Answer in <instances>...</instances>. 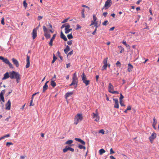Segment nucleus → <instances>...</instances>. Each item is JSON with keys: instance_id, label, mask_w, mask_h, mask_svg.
<instances>
[{"instance_id": "10", "label": "nucleus", "mask_w": 159, "mask_h": 159, "mask_svg": "<svg viewBox=\"0 0 159 159\" xmlns=\"http://www.w3.org/2000/svg\"><path fill=\"white\" fill-rule=\"evenodd\" d=\"M113 100L115 101L114 107L116 108H119V105L118 104V99L117 98H113Z\"/></svg>"}, {"instance_id": "13", "label": "nucleus", "mask_w": 159, "mask_h": 159, "mask_svg": "<svg viewBox=\"0 0 159 159\" xmlns=\"http://www.w3.org/2000/svg\"><path fill=\"white\" fill-rule=\"evenodd\" d=\"M12 60L13 63L16 66V67H18L19 66L18 61L14 58H12Z\"/></svg>"}, {"instance_id": "53", "label": "nucleus", "mask_w": 159, "mask_h": 159, "mask_svg": "<svg viewBox=\"0 0 159 159\" xmlns=\"http://www.w3.org/2000/svg\"><path fill=\"white\" fill-rule=\"evenodd\" d=\"M124 98V96H123V95L121 93H120V101H122V99H123Z\"/></svg>"}, {"instance_id": "20", "label": "nucleus", "mask_w": 159, "mask_h": 159, "mask_svg": "<svg viewBox=\"0 0 159 159\" xmlns=\"http://www.w3.org/2000/svg\"><path fill=\"white\" fill-rule=\"evenodd\" d=\"M72 80L78 82V78L77 77L76 73V72L74 73L72 77Z\"/></svg>"}, {"instance_id": "30", "label": "nucleus", "mask_w": 159, "mask_h": 159, "mask_svg": "<svg viewBox=\"0 0 159 159\" xmlns=\"http://www.w3.org/2000/svg\"><path fill=\"white\" fill-rule=\"evenodd\" d=\"M84 11H85L84 9H83L82 10L81 13H82V17H83V18H85V16L84 14Z\"/></svg>"}, {"instance_id": "33", "label": "nucleus", "mask_w": 159, "mask_h": 159, "mask_svg": "<svg viewBox=\"0 0 159 159\" xmlns=\"http://www.w3.org/2000/svg\"><path fill=\"white\" fill-rule=\"evenodd\" d=\"M78 147L80 149H86V148L85 146L81 144H79L78 145Z\"/></svg>"}, {"instance_id": "44", "label": "nucleus", "mask_w": 159, "mask_h": 159, "mask_svg": "<svg viewBox=\"0 0 159 159\" xmlns=\"http://www.w3.org/2000/svg\"><path fill=\"white\" fill-rule=\"evenodd\" d=\"M108 23V21L107 20H105L103 23H102V25L106 26V25Z\"/></svg>"}, {"instance_id": "9", "label": "nucleus", "mask_w": 159, "mask_h": 159, "mask_svg": "<svg viewBox=\"0 0 159 159\" xmlns=\"http://www.w3.org/2000/svg\"><path fill=\"white\" fill-rule=\"evenodd\" d=\"M11 102L10 100H8L7 101V103L6 104V109L9 110L11 109Z\"/></svg>"}, {"instance_id": "17", "label": "nucleus", "mask_w": 159, "mask_h": 159, "mask_svg": "<svg viewBox=\"0 0 159 159\" xmlns=\"http://www.w3.org/2000/svg\"><path fill=\"white\" fill-rule=\"evenodd\" d=\"M10 77L9 74L8 72H6L4 75V77L2 78V80H4Z\"/></svg>"}, {"instance_id": "23", "label": "nucleus", "mask_w": 159, "mask_h": 159, "mask_svg": "<svg viewBox=\"0 0 159 159\" xmlns=\"http://www.w3.org/2000/svg\"><path fill=\"white\" fill-rule=\"evenodd\" d=\"M3 59H2V60L5 63L7 64L10 61L9 60L7 59V58H4L3 57Z\"/></svg>"}, {"instance_id": "45", "label": "nucleus", "mask_w": 159, "mask_h": 159, "mask_svg": "<svg viewBox=\"0 0 159 159\" xmlns=\"http://www.w3.org/2000/svg\"><path fill=\"white\" fill-rule=\"evenodd\" d=\"M97 19V18L96 17L95 15H93V21L95 22H97L96 21Z\"/></svg>"}, {"instance_id": "11", "label": "nucleus", "mask_w": 159, "mask_h": 159, "mask_svg": "<svg viewBox=\"0 0 159 159\" xmlns=\"http://www.w3.org/2000/svg\"><path fill=\"white\" fill-rule=\"evenodd\" d=\"M30 57L28 55H27L26 58V64L25 67L26 68H28L30 66Z\"/></svg>"}, {"instance_id": "14", "label": "nucleus", "mask_w": 159, "mask_h": 159, "mask_svg": "<svg viewBox=\"0 0 159 159\" xmlns=\"http://www.w3.org/2000/svg\"><path fill=\"white\" fill-rule=\"evenodd\" d=\"M49 82V81H47L45 83V84L43 86V92L44 93L45 91L46 90H47L48 88V85H47V83Z\"/></svg>"}, {"instance_id": "43", "label": "nucleus", "mask_w": 159, "mask_h": 159, "mask_svg": "<svg viewBox=\"0 0 159 159\" xmlns=\"http://www.w3.org/2000/svg\"><path fill=\"white\" fill-rule=\"evenodd\" d=\"M1 23L2 25H5V22H4V17H2V20L1 21Z\"/></svg>"}, {"instance_id": "49", "label": "nucleus", "mask_w": 159, "mask_h": 159, "mask_svg": "<svg viewBox=\"0 0 159 159\" xmlns=\"http://www.w3.org/2000/svg\"><path fill=\"white\" fill-rule=\"evenodd\" d=\"M116 65L118 66H121V63L119 61H117L116 62Z\"/></svg>"}, {"instance_id": "48", "label": "nucleus", "mask_w": 159, "mask_h": 159, "mask_svg": "<svg viewBox=\"0 0 159 159\" xmlns=\"http://www.w3.org/2000/svg\"><path fill=\"white\" fill-rule=\"evenodd\" d=\"M99 133H102V134H104V131L103 129H102L100 130L98 132Z\"/></svg>"}, {"instance_id": "51", "label": "nucleus", "mask_w": 159, "mask_h": 159, "mask_svg": "<svg viewBox=\"0 0 159 159\" xmlns=\"http://www.w3.org/2000/svg\"><path fill=\"white\" fill-rule=\"evenodd\" d=\"M114 153H115V152L113 151L112 148H111L110 149V154H112Z\"/></svg>"}, {"instance_id": "57", "label": "nucleus", "mask_w": 159, "mask_h": 159, "mask_svg": "<svg viewBox=\"0 0 159 159\" xmlns=\"http://www.w3.org/2000/svg\"><path fill=\"white\" fill-rule=\"evenodd\" d=\"M127 109V110H130L131 109V107L130 105H129L128 106Z\"/></svg>"}, {"instance_id": "47", "label": "nucleus", "mask_w": 159, "mask_h": 159, "mask_svg": "<svg viewBox=\"0 0 159 159\" xmlns=\"http://www.w3.org/2000/svg\"><path fill=\"white\" fill-rule=\"evenodd\" d=\"M7 64L10 68H13V67L12 65L10 62Z\"/></svg>"}, {"instance_id": "2", "label": "nucleus", "mask_w": 159, "mask_h": 159, "mask_svg": "<svg viewBox=\"0 0 159 159\" xmlns=\"http://www.w3.org/2000/svg\"><path fill=\"white\" fill-rule=\"evenodd\" d=\"M83 119L82 114H78L75 116L74 120V124L77 125L79 122L81 121Z\"/></svg>"}, {"instance_id": "31", "label": "nucleus", "mask_w": 159, "mask_h": 159, "mask_svg": "<svg viewBox=\"0 0 159 159\" xmlns=\"http://www.w3.org/2000/svg\"><path fill=\"white\" fill-rule=\"evenodd\" d=\"M43 29L44 34L48 32V29L46 26H43Z\"/></svg>"}, {"instance_id": "19", "label": "nucleus", "mask_w": 159, "mask_h": 159, "mask_svg": "<svg viewBox=\"0 0 159 159\" xmlns=\"http://www.w3.org/2000/svg\"><path fill=\"white\" fill-rule=\"evenodd\" d=\"M133 66L131 65L130 63L128 64V70L129 72H131L132 69L133 68Z\"/></svg>"}, {"instance_id": "32", "label": "nucleus", "mask_w": 159, "mask_h": 159, "mask_svg": "<svg viewBox=\"0 0 159 159\" xmlns=\"http://www.w3.org/2000/svg\"><path fill=\"white\" fill-rule=\"evenodd\" d=\"M43 29L44 34L48 32V29L46 26H43Z\"/></svg>"}, {"instance_id": "26", "label": "nucleus", "mask_w": 159, "mask_h": 159, "mask_svg": "<svg viewBox=\"0 0 159 159\" xmlns=\"http://www.w3.org/2000/svg\"><path fill=\"white\" fill-rule=\"evenodd\" d=\"M107 59H108L107 57L104 59L103 61V63L104 64V65H108Z\"/></svg>"}, {"instance_id": "63", "label": "nucleus", "mask_w": 159, "mask_h": 159, "mask_svg": "<svg viewBox=\"0 0 159 159\" xmlns=\"http://www.w3.org/2000/svg\"><path fill=\"white\" fill-rule=\"evenodd\" d=\"M43 16H38V20H39L43 18Z\"/></svg>"}, {"instance_id": "3", "label": "nucleus", "mask_w": 159, "mask_h": 159, "mask_svg": "<svg viewBox=\"0 0 159 159\" xmlns=\"http://www.w3.org/2000/svg\"><path fill=\"white\" fill-rule=\"evenodd\" d=\"M81 77H82L83 82L85 84L86 86H87L89 84L90 81L89 80H87V78L84 72L82 73V74L81 75Z\"/></svg>"}, {"instance_id": "41", "label": "nucleus", "mask_w": 159, "mask_h": 159, "mask_svg": "<svg viewBox=\"0 0 159 159\" xmlns=\"http://www.w3.org/2000/svg\"><path fill=\"white\" fill-rule=\"evenodd\" d=\"M153 122L152 124V125H156L157 123V121L156 120L155 118H153Z\"/></svg>"}, {"instance_id": "27", "label": "nucleus", "mask_w": 159, "mask_h": 159, "mask_svg": "<svg viewBox=\"0 0 159 159\" xmlns=\"http://www.w3.org/2000/svg\"><path fill=\"white\" fill-rule=\"evenodd\" d=\"M106 151L103 149H101L99 150V153L100 155H102L103 153H105Z\"/></svg>"}, {"instance_id": "6", "label": "nucleus", "mask_w": 159, "mask_h": 159, "mask_svg": "<svg viewBox=\"0 0 159 159\" xmlns=\"http://www.w3.org/2000/svg\"><path fill=\"white\" fill-rule=\"evenodd\" d=\"M68 151H70L73 152L74 151V148L69 147V146H66L65 148L63 149L62 150L63 153H66Z\"/></svg>"}, {"instance_id": "15", "label": "nucleus", "mask_w": 159, "mask_h": 159, "mask_svg": "<svg viewBox=\"0 0 159 159\" xmlns=\"http://www.w3.org/2000/svg\"><path fill=\"white\" fill-rule=\"evenodd\" d=\"M113 90V86L111 83H109L108 85V91L111 93Z\"/></svg>"}, {"instance_id": "1", "label": "nucleus", "mask_w": 159, "mask_h": 159, "mask_svg": "<svg viewBox=\"0 0 159 159\" xmlns=\"http://www.w3.org/2000/svg\"><path fill=\"white\" fill-rule=\"evenodd\" d=\"M10 77L11 79H16L17 83H18L20 79V75L18 72L12 71L10 72Z\"/></svg>"}, {"instance_id": "46", "label": "nucleus", "mask_w": 159, "mask_h": 159, "mask_svg": "<svg viewBox=\"0 0 159 159\" xmlns=\"http://www.w3.org/2000/svg\"><path fill=\"white\" fill-rule=\"evenodd\" d=\"M13 143L11 142H7L6 143V145L9 147L10 145H13Z\"/></svg>"}, {"instance_id": "12", "label": "nucleus", "mask_w": 159, "mask_h": 159, "mask_svg": "<svg viewBox=\"0 0 159 159\" xmlns=\"http://www.w3.org/2000/svg\"><path fill=\"white\" fill-rule=\"evenodd\" d=\"M56 34H54L53 35L52 37L50 40V41L49 43V45L50 47L52 46L53 45L52 42L54 39H55L56 37Z\"/></svg>"}, {"instance_id": "28", "label": "nucleus", "mask_w": 159, "mask_h": 159, "mask_svg": "<svg viewBox=\"0 0 159 159\" xmlns=\"http://www.w3.org/2000/svg\"><path fill=\"white\" fill-rule=\"evenodd\" d=\"M73 142V141L72 140H68L65 142V144L67 145H70Z\"/></svg>"}, {"instance_id": "52", "label": "nucleus", "mask_w": 159, "mask_h": 159, "mask_svg": "<svg viewBox=\"0 0 159 159\" xmlns=\"http://www.w3.org/2000/svg\"><path fill=\"white\" fill-rule=\"evenodd\" d=\"M69 18H68L66 19H64L63 20V21L62 22V23H63L67 22V21L68 20Z\"/></svg>"}, {"instance_id": "21", "label": "nucleus", "mask_w": 159, "mask_h": 159, "mask_svg": "<svg viewBox=\"0 0 159 159\" xmlns=\"http://www.w3.org/2000/svg\"><path fill=\"white\" fill-rule=\"evenodd\" d=\"M73 94V92H69L67 93L65 95V98L66 99H67V98L69 97L70 96L72 95Z\"/></svg>"}, {"instance_id": "56", "label": "nucleus", "mask_w": 159, "mask_h": 159, "mask_svg": "<svg viewBox=\"0 0 159 159\" xmlns=\"http://www.w3.org/2000/svg\"><path fill=\"white\" fill-rule=\"evenodd\" d=\"M112 94H119V92L117 91H112V92L111 93Z\"/></svg>"}, {"instance_id": "16", "label": "nucleus", "mask_w": 159, "mask_h": 159, "mask_svg": "<svg viewBox=\"0 0 159 159\" xmlns=\"http://www.w3.org/2000/svg\"><path fill=\"white\" fill-rule=\"evenodd\" d=\"M75 140L77 141L80 142L82 144L84 145L85 144V142L80 139L75 138Z\"/></svg>"}, {"instance_id": "42", "label": "nucleus", "mask_w": 159, "mask_h": 159, "mask_svg": "<svg viewBox=\"0 0 159 159\" xmlns=\"http://www.w3.org/2000/svg\"><path fill=\"white\" fill-rule=\"evenodd\" d=\"M47 26L48 28L52 29V26L50 23H48V25H47Z\"/></svg>"}, {"instance_id": "55", "label": "nucleus", "mask_w": 159, "mask_h": 159, "mask_svg": "<svg viewBox=\"0 0 159 159\" xmlns=\"http://www.w3.org/2000/svg\"><path fill=\"white\" fill-rule=\"evenodd\" d=\"M76 30H78V29H81V27L79 25V24H77L76 25Z\"/></svg>"}, {"instance_id": "59", "label": "nucleus", "mask_w": 159, "mask_h": 159, "mask_svg": "<svg viewBox=\"0 0 159 159\" xmlns=\"http://www.w3.org/2000/svg\"><path fill=\"white\" fill-rule=\"evenodd\" d=\"M10 134H6L2 137H3V139H4L5 138L8 137H10Z\"/></svg>"}, {"instance_id": "8", "label": "nucleus", "mask_w": 159, "mask_h": 159, "mask_svg": "<svg viewBox=\"0 0 159 159\" xmlns=\"http://www.w3.org/2000/svg\"><path fill=\"white\" fill-rule=\"evenodd\" d=\"M156 136V134L155 133H153L149 137V139L151 143H152L154 139H155Z\"/></svg>"}, {"instance_id": "25", "label": "nucleus", "mask_w": 159, "mask_h": 159, "mask_svg": "<svg viewBox=\"0 0 159 159\" xmlns=\"http://www.w3.org/2000/svg\"><path fill=\"white\" fill-rule=\"evenodd\" d=\"M44 34L45 36L47 39H49L51 37V35L48 32Z\"/></svg>"}, {"instance_id": "29", "label": "nucleus", "mask_w": 159, "mask_h": 159, "mask_svg": "<svg viewBox=\"0 0 159 159\" xmlns=\"http://www.w3.org/2000/svg\"><path fill=\"white\" fill-rule=\"evenodd\" d=\"M51 85L54 88L56 86V83L53 80H52L51 82Z\"/></svg>"}, {"instance_id": "24", "label": "nucleus", "mask_w": 159, "mask_h": 159, "mask_svg": "<svg viewBox=\"0 0 159 159\" xmlns=\"http://www.w3.org/2000/svg\"><path fill=\"white\" fill-rule=\"evenodd\" d=\"M78 82L76 81L72 80V82L71 83L72 84H73L75 88L77 87V86Z\"/></svg>"}, {"instance_id": "39", "label": "nucleus", "mask_w": 159, "mask_h": 159, "mask_svg": "<svg viewBox=\"0 0 159 159\" xmlns=\"http://www.w3.org/2000/svg\"><path fill=\"white\" fill-rule=\"evenodd\" d=\"M0 99L3 102H5L3 95H0Z\"/></svg>"}, {"instance_id": "34", "label": "nucleus", "mask_w": 159, "mask_h": 159, "mask_svg": "<svg viewBox=\"0 0 159 159\" xmlns=\"http://www.w3.org/2000/svg\"><path fill=\"white\" fill-rule=\"evenodd\" d=\"M70 25L69 24H66V27L65 28V30L68 29L69 28H70Z\"/></svg>"}, {"instance_id": "40", "label": "nucleus", "mask_w": 159, "mask_h": 159, "mask_svg": "<svg viewBox=\"0 0 159 159\" xmlns=\"http://www.w3.org/2000/svg\"><path fill=\"white\" fill-rule=\"evenodd\" d=\"M23 5L24 6L25 9H26L27 6V4L26 2V1L25 0H24L23 1Z\"/></svg>"}, {"instance_id": "4", "label": "nucleus", "mask_w": 159, "mask_h": 159, "mask_svg": "<svg viewBox=\"0 0 159 159\" xmlns=\"http://www.w3.org/2000/svg\"><path fill=\"white\" fill-rule=\"evenodd\" d=\"M112 4V1L111 0H107L105 2V5L102 8V10L105 9V10L108 9L111 5Z\"/></svg>"}, {"instance_id": "22", "label": "nucleus", "mask_w": 159, "mask_h": 159, "mask_svg": "<svg viewBox=\"0 0 159 159\" xmlns=\"http://www.w3.org/2000/svg\"><path fill=\"white\" fill-rule=\"evenodd\" d=\"M70 48L69 47L68 45H67L66 46V48L64 49V51L66 54H67L70 51Z\"/></svg>"}, {"instance_id": "58", "label": "nucleus", "mask_w": 159, "mask_h": 159, "mask_svg": "<svg viewBox=\"0 0 159 159\" xmlns=\"http://www.w3.org/2000/svg\"><path fill=\"white\" fill-rule=\"evenodd\" d=\"M96 22H95L93 20L91 21V24L90 25V26L92 25H94Z\"/></svg>"}, {"instance_id": "35", "label": "nucleus", "mask_w": 159, "mask_h": 159, "mask_svg": "<svg viewBox=\"0 0 159 159\" xmlns=\"http://www.w3.org/2000/svg\"><path fill=\"white\" fill-rule=\"evenodd\" d=\"M108 65H104L102 69V70H106Z\"/></svg>"}, {"instance_id": "64", "label": "nucleus", "mask_w": 159, "mask_h": 159, "mask_svg": "<svg viewBox=\"0 0 159 159\" xmlns=\"http://www.w3.org/2000/svg\"><path fill=\"white\" fill-rule=\"evenodd\" d=\"M107 12H105L103 13V15L105 17H106L107 16Z\"/></svg>"}, {"instance_id": "36", "label": "nucleus", "mask_w": 159, "mask_h": 159, "mask_svg": "<svg viewBox=\"0 0 159 159\" xmlns=\"http://www.w3.org/2000/svg\"><path fill=\"white\" fill-rule=\"evenodd\" d=\"M108 65H104L102 69V70H106Z\"/></svg>"}, {"instance_id": "7", "label": "nucleus", "mask_w": 159, "mask_h": 159, "mask_svg": "<svg viewBox=\"0 0 159 159\" xmlns=\"http://www.w3.org/2000/svg\"><path fill=\"white\" fill-rule=\"evenodd\" d=\"M38 30V28H36L34 29L32 32V37L33 39H34L36 37L37 35V31Z\"/></svg>"}, {"instance_id": "37", "label": "nucleus", "mask_w": 159, "mask_h": 159, "mask_svg": "<svg viewBox=\"0 0 159 159\" xmlns=\"http://www.w3.org/2000/svg\"><path fill=\"white\" fill-rule=\"evenodd\" d=\"M57 59V57H56L54 54H53V60L52 61V63H53Z\"/></svg>"}, {"instance_id": "62", "label": "nucleus", "mask_w": 159, "mask_h": 159, "mask_svg": "<svg viewBox=\"0 0 159 159\" xmlns=\"http://www.w3.org/2000/svg\"><path fill=\"white\" fill-rule=\"evenodd\" d=\"M65 30V33L66 34L69 33L70 32V31H69L70 30H69V29H67L66 30Z\"/></svg>"}, {"instance_id": "60", "label": "nucleus", "mask_w": 159, "mask_h": 159, "mask_svg": "<svg viewBox=\"0 0 159 159\" xmlns=\"http://www.w3.org/2000/svg\"><path fill=\"white\" fill-rule=\"evenodd\" d=\"M10 134H6L2 137H3V139H4L5 138L8 137H10Z\"/></svg>"}, {"instance_id": "54", "label": "nucleus", "mask_w": 159, "mask_h": 159, "mask_svg": "<svg viewBox=\"0 0 159 159\" xmlns=\"http://www.w3.org/2000/svg\"><path fill=\"white\" fill-rule=\"evenodd\" d=\"M5 93V90L4 89L3 90H2L1 92V93H0V95H3Z\"/></svg>"}, {"instance_id": "50", "label": "nucleus", "mask_w": 159, "mask_h": 159, "mask_svg": "<svg viewBox=\"0 0 159 159\" xmlns=\"http://www.w3.org/2000/svg\"><path fill=\"white\" fill-rule=\"evenodd\" d=\"M72 42L73 41L72 40H71L70 41H68L67 42V43L69 45H71L72 43Z\"/></svg>"}, {"instance_id": "61", "label": "nucleus", "mask_w": 159, "mask_h": 159, "mask_svg": "<svg viewBox=\"0 0 159 159\" xmlns=\"http://www.w3.org/2000/svg\"><path fill=\"white\" fill-rule=\"evenodd\" d=\"M73 54V51L72 50L68 53L67 55L68 56L71 55Z\"/></svg>"}, {"instance_id": "18", "label": "nucleus", "mask_w": 159, "mask_h": 159, "mask_svg": "<svg viewBox=\"0 0 159 159\" xmlns=\"http://www.w3.org/2000/svg\"><path fill=\"white\" fill-rule=\"evenodd\" d=\"M61 38L63 39L64 41L67 40V39L66 36L64 35L63 32L61 31Z\"/></svg>"}, {"instance_id": "5", "label": "nucleus", "mask_w": 159, "mask_h": 159, "mask_svg": "<svg viewBox=\"0 0 159 159\" xmlns=\"http://www.w3.org/2000/svg\"><path fill=\"white\" fill-rule=\"evenodd\" d=\"M97 110H96L95 111V113H93V119H95L94 120L97 122H98L99 120V116H98V114L97 111Z\"/></svg>"}, {"instance_id": "38", "label": "nucleus", "mask_w": 159, "mask_h": 159, "mask_svg": "<svg viewBox=\"0 0 159 159\" xmlns=\"http://www.w3.org/2000/svg\"><path fill=\"white\" fill-rule=\"evenodd\" d=\"M67 38L69 39H70L73 38V36L72 34H69L67 35Z\"/></svg>"}]
</instances>
